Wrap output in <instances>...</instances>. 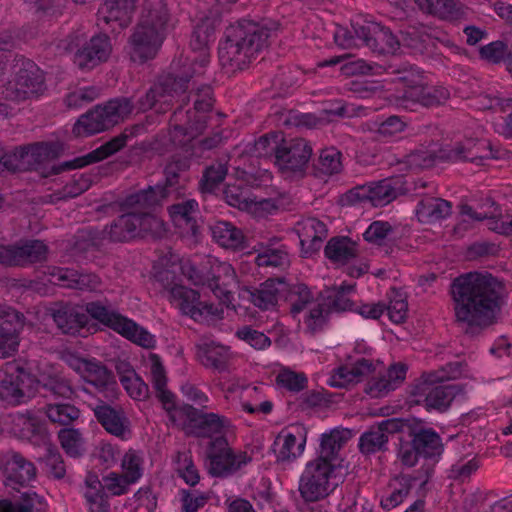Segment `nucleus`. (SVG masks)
Segmentation results:
<instances>
[{"instance_id":"nucleus-1","label":"nucleus","mask_w":512,"mask_h":512,"mask_svg":"<svg viewBox=\"0 0 512 512\" xmlns=\"http://www.w3.org/2000/svg\"><path fill=\"white\" fill-rule=\"evenodd\" d=\"M219 22L216 16H205L196 24L190 40L191 52L187 57L188 64L184 66L181 75L166 77L159 84L154 85L140 101V109L145 111L153 108L157 103V111L167 110L172 99L184 93L189 81L204 74L210 62V44L215 40V29Z\"/></svg>"},{"instance_id":"nucleus-2","label":"nucleus","mask_w":512,"mask_h":512,"mask_svg":"<svg viewBox=\"0 0 512 512\" xmlns=\"http://www.w3.org/2000/svg\"><path fill=\"white\" fill-rule=\"evenodd\" d=\"M456 320L469 327L493 323L499 309L497 281L490 274L468 273L451 285Z\"/></svg>"},{"instance_id":"nucleus-3","label":"nucleus","mask_w":512,"mask_h":512,"mask_svg":"<svg viewBox=\"0 0 512 512\" xmlns=\"http://www.w3.org/2000/svg\"><path fill=\"white\" fill-rule=\"evenodd\" d=\"M88 316L143 348L150 349L156 344L155 336L144 327L98 301L87 303L84 309L73 305L62 306L52 313L57 327L63 333L72 335L88 324Z\"/></svg>"},{"instance_id":"nucleus-4","label":"nucleus","mask_w":512,"mask_h":512,"mask_svg":"<svg viewBox=\"0 0 512 512\" xmlns=\"http://www.w3.org/2000/svg\"><path fill=\"white\" fill-rule=\"evenodd\" d=\"M270 30L259 23L241 20L225 31L219 46V61L230 71L242 70L268 45Z\"/></svg>"},{"instance_id":"nucleus-5","label":"nucleus","mask_w":512,"mask_h":512,"mask_svg":"<svg viewBox=\"0 0 512 512\" xmlns=\"http://www.w3.org/2000/svg\"><path fill=\"white\" fill-rule=\"evenodd\" d=\"M181 272L193 285L210 289L223 303L230 302L238 288L232 265L213 256H205L199 261L186 259L181 264Z\"/></svg>"},{"instance_id":"nucleus-6","label":"nucleus","mask_w":512,"mask_h":512,"mask_svg":"<svg viewBox=\"0 0 512 512\" xmlns=\"http://www.w3.org/2000/svg\"><path fill=\"white\" fill-rule=\"evenodd\" d=\"M463 365L459 362L449 363L432 372L424 373L412 389L414 402L423 405L426 410L446 411L455 396L460 392L458 385H437L438 383L460 378Z\"/></svg>"},{"instance_id":"nucleus-7","label":"nucleus","mask_w":512,"mask_h":512,"mask_svg":"<svg viewBox=\"0 0 512 512\" xmlns=\"http://www.w3.org/2000/svg\"><path fill=\"white\" fill-rule=\"evenodd\" d=\"M168 21V10L162 1L142 13L128 43V53L134 62H145L157 54Z\"/></svg>"},{"instance_id":"nucleus-8","label":"nucleus","mask_w":512,"mask_h":512,"mask_svg":"<svg viewBox=\"0 0 512 512\" xmlns=\"http://www.w3.org/2000/svg\"><path fill=\"white\" fill-rule=\"evenodd\" d=\"M133 105L127 98L109 100L82 115L74 124L76 137H88L123 122L132 113Z\"/></svg>"},{"instance_id":"nucleus-9","label":"nucleus","mask_w":512,"mask_h":512,"mask_svg":"<svg viewBox=\"0 0 512 512\" xmlns=\"http://www.w3.org/2000/svg\"><path fill=\"white\" fill-rule=\"evenodd\" d=\"M213 104L212 89L208 85H202L197 92L193 111H188V122L184 125L179 123L182 112L177 111L173 115V129L170 138L173 144L187 146L194 138L200 135L207 124Z\"/></svg>"},{"instance_id":"nucleus-10","label":"nucleus","mask_w":512,"mask_h":512,"mask_svg":"<svg viewBox=\"0 0 512 512\" xmlns=\"http://www.w3.org/2000/svg\"><path fill=\"white\" fill-rule=\"evenodd\" d=\"M45 90L43 71L31 60L18 59L14 64V78L0 91V95L9 100L23 101L38 98Z\"/></svg>"},{"instance_id":"nucleus-11","label":"nucleus","mask_w":512,"mask_h":512,"mask_svg":"<svg viewBox=\"0 0 512 512\" xmlns=\"http://www.w3.org/2000/svg\"><path fill=\"white\" fill-rule=\"evenodd\" d=\"M39 389L36 377L17 362H7L0 377V397L11 405L26 403Z\"/></svg>"},{"instance_id":"nucleus-12","label":"nucleus","mask_w":512,"mask_h":512,"mask_svg":"<svg viewBox=\"0 0 512 512\" xmlns=\"http://www.w3.org/2000/svg\"><path fill=\"white\" fill-rule=\"evenodd\" d=\"M334 465L321 459L309 461L299 480V493L305 502H317L326 498L337 486L334 481Z\"/></svg>"},{"instance_id":"nucleus-13","label":"nucleus","mask_w":512,"mask_h":512,"mask_svg":"<svg viewBox=\"0 0 512 512\" xmlns=\"http://www.w3.org/2000/svg\"><path fill=\"white\" fill-rule=\"evenodd\" d=\"M161 191L152 187L129 195L123 206L137 214V237H160L165 232V226L161 219L148 210L159 203Z\"/></svg>"},{"instance_id":"nucleus-14","label":"nucleus","mask_w":512,"mask_h":512,"mask_svg":"<svg viewBox=\"0 0 512 512\" xmlns=\"http://www.w3.org/2000/svg\"><path fill=\"white\" fill-rule=\"evenodd\" d=\"M169 300L182 314L198 323L210 325L223 318V308L220 305L200 301L197 291L183 285L171 288Z\"/></svg>"},{"instance_id":"nucleus-15","label":"nucleus","mask_w":512,"mask_h":512,"mask_svg":"<svg viewBox=\"0 0 512 512\" xmlns=\"http://www.w3.org/2000/svg\"><path fill=\"white\" fill-rule=\"evenodd\" d=\"M209 472L216 477H227L251 462V456L242 450L232 449L226 439H215L209 454Z\"/></svg>"},{"instance_id":"nucleus-16","label":"nucleus","mask_w":512,"mask_h":512,"mask_svg":"<svg viewBox=\"0 0 512 512\" xmlns=\"http://www.w3.org/2000/svg\"><path fill=\"white\" fill-rule=\"evenodd\" d=\"M401 191V181L398 178H386L351 189L346 198L349 203L369 202L378 207L392 202Z\"/></svg>"},{"instance_id":"nucleus-17","label":"nucleus","mask_w":512,"mask_h":512,"mask_svg":"<svg viewBox=\"0 0 512 512\" xmlns=\"http://www.w3.org/2000/svg\"><path fill=\"white\" fill-rule=\"evenodd\" d=\"M270 390L265 385L243 384L239 381L233 382L227 389L238 398L241 409L253 415L272 412L274 404L267 394Z\"/></svg>"},{"instance_id":"nucleus-18","label":"nucleus","mask_w":512,"mask_h":512,"mask_svg":"<svg viewBox=\"0 0 512 512\" xmlns=\"http://www.w3.org/2000/svg\"><path fill=\"white\" fill-rule=\"evenodd\" d=\"M298 298L293 300L291 312L296 317L303 313V323L310 333L320 331L329 313L325 303L312 300V294L306 285L297 286Z\"/></svg>"},{"instance_id":"nucleus-19","label":"nucleus","mask_w":512,"mask_h":512,"mask_svg":"<svg viewBox=\"0 0 512 512\" xmlns=\"http://www.w3.org/2000/svg\"><path fill=\"white\" fill-rule=\"evenodd\" d=\"M0 471L8 486H26L37 476L34 463L13 449L0 452Z\"/></svg>"},{"instance_id":"nucleus-20","label":"nucleus","mask_w":512,"mask_h":512,"mask_svg":"<svg viewBox=\"0 0 512 512\" xmlns=\"http://www.w3.org/2000/svg\"><path fill=\"white\" fill-rule=\"evenodd\" d=\"M312 156V147L302 138H283L275 164L283 172H303Z\"/></svg>"},{"instance_id":"nucleus-21","label":"nucleus","mask_w":512,"mask_h":512,"mask_svg":"<svg viewBox=\"0 0 512 512\" xmlns=\"http://www.w3.org/2000/svg\"><path fill=\"white\" fill-rule=\"evenodd\" d=\"M244 182H248V180H237V182L226 186L224 190L226 202L230 206L246 211L256 217L270 213L274 208L273 202L269 199H257L252 195L249 188L243 186Z\"/></svg>"},{"instance_id":"nucleus-22","label":"nucleus","mask_w":512,"mask_h":512,"mask_svg":"<svg viewBox=\"0 0 512 512\" xmlns=\"http://www.w3.org/2000/svg\"><path fill=\"white\" fill-rule=\"evenodd\" d=\"M354 32L372 52L377 54H395L400 49V42L392 32L378 23L356 25Z\"/></svg>"},{"instance_id":"nucleus-23","label":"nucleus","mask_w":512,"mask_h":512,"mask_svg":"<svg viewBox=\"0 0 512 512\" xmlns=\"http://www.w3.org/2000/svg\"><path fill=\"white\" fill-rule=\"evenodd\" d=\"M54 154L53 146L49 143H37L20 151L6 154L0 158V173L17 172L28 168L32 163H42Z\"/></svg>"},{"instance_id":"nucleus-24","label":"nucleus","mask_w":512,"mask_h":512,"mask_svg":"<svg viewBox=\"0 0 512 512\" xmlns=\"http://www.w3.org/2000/svg\"><path fill=\"white\" fill-rule=\"evenodd\" d=\"M450 97V91L443 86H427L423 82V76L418 74L417 80L412 81L403 95V105L412 108L413 104L425 107L436 106L445 103Z\"/></svg>"},{"instance_id":"nucleus-25","label":"nucleus","mask_w":512,"mask_h":512,"mask_svg":"<svg viewBox=\"0 0 512 512\" xmlns=\"http://www.w3.org/2000/svg\"><path fill=\"white\" fill-rule=\"evenodd\" d=\"M48 248L40 240L26 241L15 246H0V263L5 265H25L44 261Z\"/></svg>"},{"instance_id":"nucleus-26","label":"nucleus","mask_w":512,"mask_h":512,"mask_svg":"<svg viewBox=\"0 0 512 512\" xmlns=\"http://www.w3.org/2000/svg\"><path fill=\"white\" fill-rule=\"evenodd\" d=\"M491 151L488 144L484 141H476L467 138L463 141L455 142L451 146H446L440 151L439 157L451 162L470 161L478 165L483 160L490 158Z\"/></svg>"},{"instance_id":"nucleus-27","label":"nucleus","mask_w":512,"mask_h":512,"mask_svg":"<svg viewBox=\"0 0 512 512\" xmlns=\"http://www.w3.org/2000/svg\"><path fill=\"white\" fill-rule=\"evenodd\" d=\"M306 440L307 430L304 426L296 424L284 428L275 440L278 460L291 461L301 456Z\"/></svg>"},{"instance_id":"nucleus-28","label":"nucleus","mask_w":512,"mask_h":512,"mask_svg":"<svg viewBox=\"0 0 512 512\" xmlns=\"http://www.w3.org/2000/svg\"><path fill=\"white\" fill-rule=\"evenodd\" d=\"M138 0H104L98 10V20L111 27L112 31L122 30L131 23Z\"/></svg>"},{"instance_id":"nucleus-29","label":"nucleus","mask_w":512,"mask_h":512,"mask_svg":"<svg viewBox=\"0 0 512 512\" xmlns=\"http://www.w3.org/2000/svg\"><path fill=\"white\" fill-rule=\"evenodd\" d=\"M112 52L110 39L105 34L93 36L74 56V63L81 69H92L108 60Z\"/></svg>"},{"instance_id":"nucleus-30","label":"nucleus","mask_w":512,"mask_h":512,"mask_svg":"<svg viewBox=\"0 0 512 512\" xmlns=\"http://www.w3.org/2000/svg\"><path fill=\"white\" fill-rule=\"evenodd\" d=\"M23 316L8 308L0 315V358L11 356L19 346V332L23 328Z\"/></svg>"},{"instance_id":"nucleus-31","label":"nucleus","mask_w":512,"mask_h":512,"mask_svg":"<svg viewBox=\"0 0 512 512\" xmlns=\"http://www.w3.org/2000/svg\"><path fill=\"white\" fill-rule=\"evenodd\" d=\"M94 414L102 427L111 435L128 440L131 438L132 431L129 419L122 410H117L109 405H98L94 409Z\"/></svg>"},{"instance_id":"nucleus-32","label":"nucleus","mask_w":512,"mask_h":512,"mask_svg":"<svg viewBox=\"0 0 512 512\" xmlns=\"http://www.w3.org/2000/svg\"><path fill=\"white\" fill-rule=\"evenodd\" d=\"M296 231L302 252L311 255L318 251L327 236L326 225L317 218L307 217L297 222Z\"/></svg>"},{"instance_id":"nucleus-33","label":"nucleus","mask_w":512,"mask_h":512,"mask_svg":"<svg viewBox=\"0 0 512 512\" xmlns=\"http://www.w3.org/2000/svg\"><path fill=\"white\" fill-rule=\"evenodd\" d=\"M67 362L86 382L99 389L106 387L111 380V373L97 360L70 356Z\"/></svg>"},{"instance_id":"nucleus-34","label":"nucleus","mask_w":512,"mask_h":512,"mask_svg":"<svg viewBox=\"0 0 512 512\" xmlns=\"http://www.w3.org/2000/svg\"><path fill=\"white\" fill-rule=\"evenodd\" d=\"M197 422V435L215 439H225L227 435L233 434L234 426L230 419L217 413L198 412L195 417Z\"/></svg>"},{"instance_id":"nucleus-35","label":"nucleus","mask_w":512,"mask_h":512,"mask_svg":"<svg viewBox=\"0 0 512 512\" xmlns=\"http://www.w3.org/2000/svg\"><path fill=\"white\" fill-rule=\"evenodd\" d=\"M51 277V281L54 284L82 291H95L101 285V281L97 275L92 273H78L71 269L55 268L51 273Z\"/></svg>"},{"instance_id":"nucleus-36","label":"nucleus","mask_w":512,"mask_h":512,"mask_svg":"<svg viewBox=\"0 0 512 512\" xmlns=\"http://www.w3.org/2000/svg\"><path fill=\"white\" fill-rule=\"evenodd\" d=\"M284 283L279 279H268L256 289H245L247 299L261 310L275 308Z\"/></svg>"},{"instance_id":"nucleus-37","label":"nucleus","mask_w":512,"mask_h":512,"mask_svg":"<svg viewBox=\"0 0 512 512\" xmlns=\"http://www.w3.org/2000/svg\"><path fill=\"white\" fill-rule=\"evenodd\" d=\"M195 348L198 360L206 367L223 370L229 361L228 347L213 340L202 339Z\"/></svg>"},{"instance_id":"nucleus-38","label":"nucleus","mask_w":512,"mask_h":512,"mask_svg":"<svg viewBox=\"0 0 512 512\" xmlns=\"http://www.w3.org/2000/svg\"><path fill=\"white\" fill-rule=\"evenodd\" d=\"M417 5L423 12L443 20L455 21L467 15V8L456 0H422Z\"/></svg>"},{"instance_id":"nucleus-39","label":"nucleus","mask_w":512,"mask_h":512,"mask_svg":"<svg viewBox=\"0 0 512 512\" xmlns=\"http://www.w3.org/2000/svg\"><path fill=\"white\" fill-rule=\"evenodd\" d=\"M374 369L373 363L368 359H360L353 364L339 367L330 378V385L334 387H346L349 384L359 382L364 376L369 375Z\"/></svg>"},{"instance_id":"nucleus-40","label":"nucleus","mask_w":512,"mask_h":512,"mask_svg":"<svg viewBox=\"0 0 512 512\" xmlns=\"http://www.w3.org/2000/svg\"><path fill=\"white\" fill-rule=\"evenodd\" d=\"M393 420H384L377 427L363 433L359 439V449L364 454H373L384 449L388 442V433L396 428Z\"/></svg>"},{"instance_id":"nucleus-41","label":"nucleus","mask_w":512,"mask_h":512,"mask_svg":"<svg viewBox=\"0 0 512 512\" xmlns=\"http://www.w3.org/2000/svg\"><path fill=\"white\" fill-rule=\"evenodd\" d=\"M352 434L349 429L333 428L321 435L320 448L316 459L324 460L332 463L338 456L339 451L351 438Z\"/></svg>"},{"instance_id":"nucleus-42","label":"nucleus","mask_w":512,"mask_h":512,"mask_svg":"<svg viewBox=\"0 0 512 512\" xmlns=\"http://www.w3.org/2000/svg\"><path fill=\"white\" fill-rule=\"evenodd\" d=\"M213 240L223 248L238 250L244 247L245 235L228 221H216L210 226Z\"/></svg>"},{"instance_id":"nucleus-43","label":"nucleus","mask_w":512,"mask_h":512,"mask_svg":"<svg viewBox=\"0 0 512 512\" xmlns=\"http://www.w3.org/2000/svg\"><path fill=\"white\" fill-rule=\"evenodd\" d=\"M137 214L133 210L120 215L103 231L104 238L114 242H125L137 237Z\"/></svg>"},{"instance_id":"nucleus-44","label":"nucleus","mask_w":512,"mask_h":512,"mask_svg":"<svg viewBox=\"0 0 512 512\" xmlns=\"http://www.w3.org/2000/svg\"><path fill=\"white\" fill-rule=\"evenodd\" d=\"M127 136L125 134H121L119 136L114 137L101 147L97 148L93 152L89 153L85 157L76 158L73 161H68L63 164L65 169H76L82 168L88 164L103 160L108 156L118 152L121 148H123L126 144Z\"/></svg>"},{"instance_id":"nucleus-45","label":"nucleus","mask_w":512,"mask_h":512,"mask_svg":"<svg viewBox=\"0 0 512 512\" xmlns=\"http://www.w3.org/2000/svg\"><path fill=\"white\" fill-rule=\"evenodd\" d=\"M451 213L450 202L435 197L422 199L417 206L416 215L422 223H434L449 216Z\"/></svg>"},{"instance_id":"nucleus-46","label":"nucleus","mask_w":512,"mask_h":512,"mask_svg":"<svg viewBox=\"0 0 512 512\" xmlns=\"http://www.w3.org/2000/svg\"><path fill=\"white\" fill-rule=\"evenodd\" d=\"M412 479L406 475L392 478L388 484V491L381 497L380 505L385 510H391L400 505L410 493Z\"/></svg>"},{"instance_id":"nucleus-47","label":"nucleus","mask_w":512,"mask_h":512,"mask_svg":"<svg viewBox=\"0 0 512 512\" xmlns=\"http://www.w3.org/2000/svg\"><path fill=\"white\" fill-rule=\"evenodd\" d=\"M324 252L333 263L344 265L357 256V245L348 237H334L328 241Z\"/></svg>"},{"instance_id":"nucleus-48","label":"nucleus","mask_w":512,"mask_h":512,"mask_svg":"<svg viewBox=\"0 0 512 512\" xmlns=\"http://www.w3.org/2000/svg\"><path fill=\"white\" fill-rule=\"evenodd\" d=\"M150 381L158 399L166 405L170 403L171 392L167 389L166 370L157 354H150L147 360Z\"/></svg>"},{"instance_id":"nucleus-49","label":"nucleus","mask_w":512,"mask_h":512,"mask_svg":"<svg viewBox=\"0 0 512 512\" xmlns=\"http://www.w3.org/2000/svg\"><path fill=\"white\" fill-rule=\"evenodd\" d=\"M46 506L44 497L30 490L22 493L19 500L15 502L7 499L0 500V512H40Z\"/></svg>"},{"instance_id":"nucleus-50","label":"nucleus","mask_w":512,"mask_h":512,"mask_svg":"<svg viewBox=\"0 0 512 512\" xmlns=\"http://www.w3.org/2000/svg\"><path fill=\"white\" fill-rule=\"evenodd\" d=\"M36 381L39 382V387L42 386L56 397L71 399L74 395L70 381L56 370L41 373Z\"/></svg>"},{"instance_id":"nucleus-51","label":"nucleus","mask_w":512,"mask_h":512,"mask_svg":"<svg viewBox=\"0 0 512 512\" xmlns=\"http://www.w3.org/2000/svg\"><path fill=\"white\" fill-rule=\"evenodd\" d=\"M197 212L198 203L193 199L176 203L169 208V214L175 226L192 232L196 226Z\"/></svg>"},{"instance_id":"nucleus-52","label":"nucleus","mask_w":512,"mask_h":512,"mask_svg":"<svg viewBox=\"0 0 512 512\" xmlns=\"http://www.w3.org/2000/svg\"><path fill=\"white\" fill-rule=\"evenodd\" d=\"M496 212L497 208H494V211L491 213L476 212L472 207L467 205L463 206L461 210L462 216L476 221L487 220V226L490 230L499 234L511 236V216L497 218Z\"/></svg>"},{"instance_id":"nucleus-53","label":"nucleus","mask_w":512,"mask_h":512,"mask_svg":"<svg viewBox=\"0 0 512 512\" xmlns=\"http://www.w3.org/2000/svg\"><path fill=\"white\" fill-rule=\"evenodd\" d=\"M413 443L420 455L425 458L439 457L443 452V443L437 432L433 429H422L415 433Z\"/></svg>"},{"instance_id":"nucleus-54","label":"nucleus","mask_w":512,"mask_h":512,"mask_svg":"<svg viewBox=\"0 0 512 512\" xmlns=\"http://www.w3.org/2000/svg\"><path fill=\"white\" fill-rule=\"evenodd\" d=\"M48 419L60 425H69L80 417V410L68 403H51L45 406Z\"/></svg>"},{"instance_id":"nucleus-55","label":"nucleus","mask_w":512,"mask_h":512,"mask_svg":"<svg viewBox=\"0 0 512 512\" xmlns=\"http://www.w3.org/2000/svg\"><path fill=\"white\" fill-rule=\"evenodd\" d=\"M12 432L19 438L28 439L36 434L39 421L31 412L16 413L11 416Z\"/></svg>"},{"instance_id":"nucleus-56","label":"nucleus","mask_w":512,"mask_h":512,"mask_svg":"<svg viewBox=\"0 0 512 512\" xmlns=\"http://www.w3.org/2000/svg\"><path fill=\"white\" fill-rule=\"evenodd\" d=\"M58 438L67 455L75 458L83 454L85 442L79 429H61Z\"/></svg>"},{"instance_id":"nucleus-57","label":"nucleus","mask_w":512,"mask_h":512,"mask_svg":"<svg viewBox=\"0 0 512 512\" xmlns=\"http://www.w3.org/2000/svg\"><path fill=\"white\" fill-rule=\"evenodd\" d=\"M178 475L190 486H195L200 479L197 468L192 461L189 451L178 452L175 457Z\"/></svg>"},{"instance_id":"nucleus-58","label":"nucleus","mask_w":512,"mask_h":512,"mask_svg":"<svg viewBox=\"0 0 512 512\" xmlns=\"http://www.w3.org/2000/svg\"><path fill=\"white\" fill-rule=\"evenodd\" d=\"M275 382L280 388L291 392H299L306 387L307 377L302 372H295L289 368H283L276 375Z\"/></svg>"},{"instance_id":"nucleus-59","label":"nucleus","mask_w":512,"mask_h":512,"mask_svg":"<svg viewBox=\"0 0 512 512\" xmlns=\"http://www.w3.org/2000/svg\"><path fill=\"white\" fill-rule=\"evenodd\" d=\"M143 458L139 451L129 449L122 457V471L130 481L136 483L143 474Z\"/></svg>"},{"instance_id":"nucleus-60","label":"nucleus","mask_w":512,"mask_h":512,"mask_svg":"<svg viewBox=\"0 0 512 512\" xmlns=\"http://www.w3.org/2000/svg\"><path fill=\"white\" fill-rule=\"evenodd\" d=\"M341 158V152L336 148L323 149L318 160V170L325 175L339 173L342 170Z\"/></svg>"},{"instance_id":"nucleus-61","label":"nucleus","mask_w":512,"mask_h":512,"mask_svg":"<svg viewBox=\"0 0 512 512\" xmlns=\"http://www.w3.org/2000/svg\"><path fill=\"white\" fill-rule=\"evenodd\" d=\"M256 263L260 267L284 268L289 264V255L283 246L269 248L257 255Z\"/></svg>"},{"instance_id":"nucleus-62","label":"nucleus","mask_w":512,"mask_h":512,"mask_svg":"<svg viewBox=\"0 0 512 512\" xmlns=\"http://www.w3.org/2000/svg\"><path fill=\"white\" fill-rule=\"evenodd\" d=\"M283 136L281 133H269L261 136L254 144V153L257 157L277 158V151L280 149Z\"/></svg>"},{"instance_id":"nucleus-63","label":"nucleus","mask_w":512,"mask_h":512,"mask_svg":"<svg viewBox=\"0 0 512 512\" xmlns=\"http://www.w3.org/2000/svg\"><path fill=\"white\" fill-rule=\"evenodd\" d=\"M120 382L133 399L142 400L147 397L148 385L134 371L121 375Z\"/></svg>"},{"instance_id":"nucleus-64","label":"nucleus","mask_w":512,"mask_h":512,"mask_svg":"<svg viewBox=\"0 0 512 512\" xmlns=\"http://www.w3.org/2000/svg\"><path fill=\"white\" fill-rule=\"evenodd\" d=\"M93 456L106 469L116 465L120 457V449L110 442L101 441L94 449Z\"/></svg>"}]
</instances>
